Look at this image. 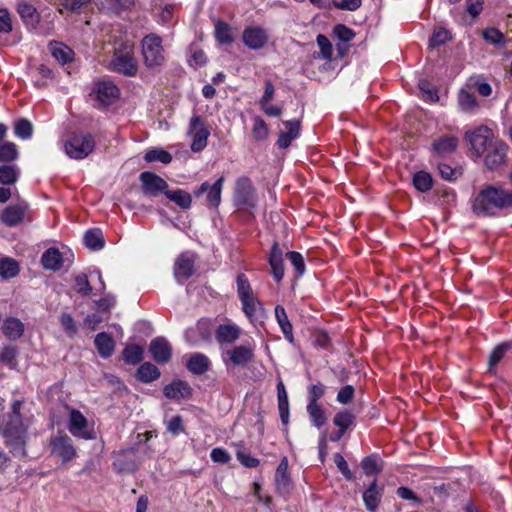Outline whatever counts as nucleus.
<instances>
[{"label": "nucleus", "mask_w": 512, "mask_h": 512, "mask_svg": "<svg viewBox=\"0 0 512 512\" xmlns=\"http://www.w3.org/2000/svg\"><path fill=\"white\" fill-rule=\"evenodd\" d=\"M243 43L252 50L262 49L268 42L267 31L259 26L246 27L242 33Z\"/></svg>", "instance_id": "nucleus-18"}, {"label": "nucleus", "mask_w": 512, "mask_h": 512, "mask_svg": "<svg viewBox=\"0 0 512 512\" xmlns=\"http://www.w3.org/2000/svg\"><path fill=\"white\" fill-rule=\"evenodd\" d=\"M214 332L213 321L209 318H201L195 326L185 330L184 337L191 346H199L203 343H210Z\"/></svg>", "instance_id": "nucleus-8"}, {"label": "nucleus", "mask_w": 512, "mask_h": 512, "mask_svg": "<svg viewBox=\"0 0 512 512\" xmlns=\"http://www.w3.org/2000/svg\"><path fill=\"white\" fill-rule=\"evenodd\" d=\"M510 348L509 344L502 343L496 346L490 354L489 357V370L491 371L493 367H495L504 357L508 349Z\"/></svg>", "instance_id": "nucleus-53"}, {"label": "nucleus", "mask_w": 512, "mask_h": 512, "mask_svg": "<svg viewBox=\"0 0 512 512\" xmlns=\"http://www.w3.org/2000/svg\"><path fill=\"white\" fill-rule=\"evenodd\" d=\"M149 351L152 358L159 364H166L172 356V347L164 337H156L150 342Z\"/></svg>", "instance_id": "nucleus-20"}, {"label": "nucleus", "mask_w": 512, "mask_h": 512, "mask_svg": "<svg viewBox=\"0 0 512 512\" xmlns=\"http://www.w3.org/2000/svg\"><path fill=\"white\" fill-rule=\"evenodd\" d=\"M27 208L23 204L9 205L2 211L0 219L6 226H17L23 221Z\"/></svg>", "instance_id": "nucleus-23"}, {"label": "nucleus", "mask_w": 512, "mask_h": 512, "mask_svg": "<svg viewBox=\"0 0 512 512\" xmlns=\"http://www.w3.org/2000/svg\"><path fill=\"white\" fill-rule=\"evenodd\" d=\"M215 37L221 44H230L233 42L231 28L223 21H217L215 25Z\"/></svg>", "instance_id": "nucleus-47"}, {"label": "nucleus", "mask_w": 512, "mask_h": 512, "mask_svg": "<svg viewBox=\"0 0 512 512\" xmlns=\"http://www.w3.org/2000/svg\"><path fill=\"white\" fill-rule=\"evenodd\" d=\"M108 68L127 77H134L138 72V61L134 55V45L129 41L120 43L114 49Z\"/></svg>", "instance_id": "nucleus-3"}, {"label": "nucleus", "mask_w": 512, "mask_h": 512, "mask_svg": "<svg viewBox=\"0 0 512 512\" xmlns=\"http://www.w3.org/2000/svg\"><path fill=\"white\" fill-rule=\"evenodd\" d=\"M166 430L173 436H178L184 432L183 419L180 415H176L166 421Z\"/></svg>", "instance_id": "nucleus-55"}, {"label": "nucleus", "mask_w": 512, "mask_h": 512, "mask_svg": "<svg viewBox=\"0 0 512 512\" xmlns=\"http://www.w3.org/2000/svg\"><path fill=\"white\" fill-rule=\"evenodd\" d=\"M165 196L183 209L190 208L192 203L191 195L182 189H177L174 191L167 190L165 191Z\"/></svg>", "instance_id": "nucleus-38"}, {"label": "nucleus", "mask_w": 512, "mask_h": 512, "mask_svg": "<svg viewBox=\"0 0 512 512\" xmlns=\"http://www.w3.org/2000/svg\"><path fill=\"white\" fill-rule=\"evenodd\" d=\"M172 159V155L162 148L150 149L144 155V160L148 163L158 161L161 162L162 164H169L172 161Z\"/></svg>", "instance_id": "nucleus-40"}, {"label": "nucleus", "mask_w": 512, "mask_h": 512, "mask_svg": "<svg viewBox=\"0 0 512 512\" xmlns=\"http://www.w3.org/2000/svg\"><path fill=\"white\" fill-rule=\"evenodd\" d=\"M16 9L25 26L30 30H35L40 22V14L37 9L25 1L18 2Z\"/></svg>", "instance_id": "nucleus-22"}, {"label": "nucleus", "mask_w": 512, "mask_h": 512, "mask_svg": "<svg viewBox=\"0 0 512 512\" xmlns=\"http://www.w3.org/2000/svg\"><path fill=\"white\" fill-rule=\"evenodd\" d=\"M163 393L169 399H185L191 396V387L185 381L176 380L166 385Z\"/></svg>", "instance_id": "nucleus-29"}, {"label": "nucleus", "mask_w": 512, "mask_h": 512, "mask_svg": "<svg viewBox=\"0 0 512 512\" xmlns=\"http://www.w3.org/2000/svg\"><path fill=\"white\" fill-rule=\"evenodd\" d=\"M49 446L51 456L61 459L63 464L70 462L77 456L73 441L67 434L59 432L51 437Z\"/></svg>", "instance_id": "nucleus-9"}, {"label": "nucleus", "mask_w": 512, "mask_h": 512, "mask_svg": "<svg viewBox=\"0 0 512 512\" xmlns=\"http://www.w3.org/2000/svg\"><path fill=\"white\" fill-rule=\"evenodd\" d=\"M238 461L245 467L255 468L259 465L260 461L257 458L252 457L250 454L243 450H238L236 453Z\"/></svg>", "instance_id": "nucleus-64"}, {"label": "nucleus", "mask_w": 512, "mask_h": 512, "mask_svg": "<svg viewBox=\"0 0 512 512\" xmlns=\"http://www.w3.org/2000/svg\"><path fill=\"white\" fill-rule=\"evenodd\" d=\"M95 145V139L91 134H76L65 142L64 150L69 158L82 160L94 151Z\"/></svg>", "instance_id": "nucleus-6"}, {"label": "nucleus", "mask_w": 512, "mask_h": 512, "mask_svg": "<svg viewBox=\"0 0 512 512\" xmlns=\"http://www.w3.org/2000/svg\"><path fill=\"white\" fill-rule=\"evenodd\" d=\"M2 330L7 338L16 340L23 335L24 325L19 319L11 317L4 321Z\"/></svg>", "instance_id": "nucleus-34"}, {"label": "nucleus", "mask_w": 512, "mask_h": 512, "mask_svg": "<svg viewBox=\"0 0 512 512\" xmlns=\"http://www.w3.org/2000/svg\"><path fill=\"white\" fill-rule=\"evenodd\" d=\"M292 266L295 268L298 276H301L305 272V263L303 256L296 251H291L286 254Z\"/></svg>", "instance_id": "nucleus-59"}, {"label": "nucleus", "mask_w": 512, "mask_h": 512, "mask_svg": "<svg viewBox=\"0 0 512 512\" xmlns=\"http://www.w3.org/2000/svg\"><path fill=\"white\" fill-rule=\"evenodd\" d=\"M354 415L347 411H340L335 414L333 422L334 424L342 431H345L353 424L354 422Z\"/></svg>", "instance_id": "nucleus-51"}, {"label": "nucleus", "mask_w": 512, "mask_h": 512, "mask_svg": "<svg viewBox=\"0 0 512 512\" xmlns=\"http://www.w3.org/2000/svg\"><path fill=\"white\" fill-rule=\"evenodd\" d=\"M286 131L280 132L277 145L286 149L290 146L291 142L296 139L300 132V123L298 120H289L283 122Z\"/></svg>", "instance_id": "nucleus-27"}, {"label": "nucleus", "mask_w": 512, "mask_h": 512, "mask_svg": "<svg viewBox=\"0 0 512 512\" xmlns=\"http://www.w3.org/2000/svg\"><path fill=\"white\" fill-rule=\"evenodd\" d=\"M384 495V486L379 485L377 479H374L372 483L364 490L362 498L366 509L369 512H376L382 497Z\"/></svg>", "instance_id": "nucleus-21"}, {"label": "nucleus", "mask_w": 512, "mask_h": 512, "mask_svg": "<svg viewBox=\"0 0 512 512\" xmlns=\"http://www.w3.org/2000/svg\"><path fill=\"white\" fill-rule=\"evenodd\" d=\"M195 255L190 252L180 254L174 264V277L180 284L189 279L195 271Z\"/></svg>", "instance_id": "nucleus-17"}, {"label": "nucleus", "mask_w": 512, "mask_h": 512, "mask_svg": "<svg viewBox=\"0 0 512 512\" xmlns=\"http://www.w3.org/2000/svg\"><path fill=\"white\" fill-rule=\"evenodd\" d=\"M84 243L92 250L102 249L105 244L102 231L98 228L89 229L84 235Z\"/></svg>", "instance_id": "nucleus-36"}, {"label": "nucleus", "mask_w": 512, "mask_h": 512, "mask_svg": "<svg viewBox=\"0 0 512 512\" xmlns=\"http://www.w3.org/2000/svg\"><path fill=\"white\" fill-rule=\"evenodd\" d=\"M325 386L322 383L313 384L308 389V404H319L318 400L324 395Z\"/></svg>", "instance_id": "nucleus-63"}, {"label": "nucleus", "mask_w": 512, "mask_h": 512, "mask_svg": "<svg viewBox=\"0 0 512 512\" xmlns=\"http://www.w3.org/2000/svg\"><path fill=\"white\" fill-rule=\"evenodd\" d=\"M233 201L238 209L248 210L257 207L258 196L250 178L243 176L236 180Z\"/></svg>", "instance_id": "nucleus-4"}, {"label": "nucleus", "mask_w": 512, "mask_h": 512, "mask_svg": "<svg viewBox=\"0 0 512 512\" xmlns=\"http://www.w3.org/2000/svg\"><path fill=\"white\" fill-rule=\"evenodd\" d=\"M242 310L252 324H255L264 314L263 305L255 296L240 301Z\"/></svg>", "instance_id": "nucleus-28"}, {"label": "nucleus", "mask_w": 512, "mask_h": 512, "mask_svg": "<svg viewBox=\"0 0 512 512\" xmlns=\"http://www.w3.org/2000/svg\"><path fill=\"white\" fill-rule=\"evenodd\" d=\"M334 462L346 480L351 481L355 478L354 473L349 469L346 460L341 454L336 453L334 455Z\"/></svg>", "instance_id": "nucleus-57"}, {"label": "nucleus", "mask_w": 512, "mask_h": 512, "mask_svg": "<svg viewBox=\"0 0 512 512\" xmlns=\"http://www.w3.org/2000/svg\"><path fill=\"white\" fill-rule=\"evenodd\" d=\"M458 103L462 111L472 112L477 107L476 98L466 90H461L458 96Z\"/></svg>", "instance_id": "nucleus-50"}, {"label": "nucleus", "mask_w": 512, "mask_h": 512, "mask_svg": "<svg viewBox=\"0 0 512 512\" xmlns=\"http://www.w3.org/2000/svg\"><path fill=\"white\" fill-rule=\"evenodd\" d=\"M225 178L219 177L213 184L203 182L195 191V197H200L202 194H206L207 205L217 208L221 203V193Z\"/></svg>", "instance_id": "nucleus-16"}, {"label": "nucleus", "mask_w": 512, "mask_h": 512, "mask_svg": "<svg viewBox=\"0 0 512 512\" xmlns=\"http://www.w3.org/2000/svg\"><path fill=\"white\" fill-rule=\"evenodd\" d=\"M143 348L136 344L126 345L122 354L126 363L136 365L143 360Z\"/></svg>", "instance_id": "nucleus-39"}, {"label": "nucleus", "mask_w": 512, "mask_h": 512, "mask_svg": "<svg viewBox=\"0 0 512 512\" xmlns=\"http://www.w3.org/2000/svg\"><path fill=\"white\" fill-rule=\"evenodd\" d=\"M271 267V273L275 281L281 282L284 277L283 252L279 243L274 242L268 258Z\"/></svg>", "instance_id": "nucleus-24"}, {"label": "nucleus", "mask_w": 512, "mask_h": 512, "mask_svg": "<svg viewBox=\"0 0 512 512\" xmlns=\"http://www.w3.org/2000/svg\"><path fill=\"white\" fill-rule=\"evenodd\" d=\"M512 208V190L487 185L472 199V211L477 216H495Z\"/></svg>", "instance_id": "nucleus-1"}, {"label": "nucleus", "mask_w": 512, "mask_h": 512, "mask_svg": "<svg viewBox=\"0 0 512 512\" xmlns=\"http://www.w3.org/2000/svg\"><path fill=\"white\" fill-rule=\"evenodd\" d=\"M419 89L422 93V97L425 100L435 102L438 100L437 91L435 88L426 80H420Z\"/></svg>", "instance_id": "nucleus-61"}, {"label": "nucleus", "mask_w": 512, "mask_h": 512, "mask_svg": "<svg viewBox=\"0 0 512 512\" xmlns=\"http://www.w3.org/2000/svg\"><path fill=\"white\" fill-rule=\"evenodd\" d=\"M187 369L194 375H202L211 367L210 359L203 353L194 352L187 355Z\"/></svg>", "instance_id": "nucleus-26"}, {"label": "nucleus", "mask_w": 512, "mask_h": 512, "mask_svg": "<svg viewBox=\"0 0 512 512\" xmlns=\"http://www.w3.org/2000/svg\"><path fill=\"white\" fill-rule=\"evenodd\" d=\"M451 39L450 32L445 28H437L434 30L430 38V46H440Z\"/></svg>", "instance_id": "nucleus-56"}, {"label": "nucleus", "mask_w": 512, "mask_h": 512, "mask_svg": "<svg viewBox=\"0 0 512 512\" xmlns=\"http://www.w3.org/2000/svg\"><path fill=\"white\" fill-rule=\"evenodd\" d=\"M508 146L501 140L492 141L484 156V164L490 169H498L506 160Z\"/></svg>", "instance_id": "nucleus-14"}, {"label": "nucleus", "mask_w": 512, "mask_h": 512, "mask_svg": "<svg viewBox=\"0 0 512 512\" xmlns=\"http://www.w3.org/2000/svg\"><path fill=\"white\" fill-rule=\"evenodd\" d=\"M275 485L277 491L281 495H286L289 493L292 484L291 479L288 474V459L287 457H283L276 469L275 472Z\"/></svg>", "instance_id": "nucleus-25"}, {"label": "nucleus", "mask_w": 512, "mask_h": 512, "mask_svg": "<svg viewBox=\"0 0 512 512\" xmlns=\"http://www.w3.org/2000/svg\"><path fill=\"white\" fill-rule=\"evenodd\" d=\"M90 97L95 101L96 107L105 108L118 99L119 89L111 81H98L94 84Z\"/></svg>", "instance_id": "nucleus-11"}, {"label": "nucleus", "mask_w": 512, "mask_h": 512, "mask_svg": "<svg viewBox=\"0 0 512 512\" xmlns=\"http://www.w3.org/2000/svg\"><path fill=\"white\" fill-rule=\"evenodd\" d=\"M483 38L490 44L501 46L505 42L504 34L496 28H487L483 31Z\"/></svg>", "instance_id": "nucleus-52"}, {"label": "nucleus", "mask_w": 512, "mask_h": 512, "mask_svg": "<svg viewBox=\"0 0 512 512\" xmlns=\"http://www.w3.org/2000/svg\"><path fill=\"white\" fill-rule=\"evenodd\" d=\"M361 468L366 476H375L382 471V461L377 455H369L362 459Z\"/></svg>", "instance_id": "nucleus-37"}, {"label": "nucleus", "mask_w": 512, "mask_h": 512, "mask_svg": "<svg viewBox=\"0 0 512 512\" xmlns=\"http://www.w3.org/2000/svg\"><path fill=\"white\" fill-rule=\"evenodd\" d=\"M19 156L18 147L11 141H4L0 144V161L12 162Z\"/></svg>", "instance_id": "nucleus-43"}, {"label": "nucleus", "mask_w": 512, "mask_h": 512, "mask_svg": "<svg viewBox=\"0 0 512 512\" xmlns=\"http://www.w3.org/2000/svg\"><path fill=\"white\" fill-rule=\"evenodd\" d=\"M307 413L314 426L320 428L326 423L325 411L320 404H307Z\"/></svg>", "instance_id": "nucleus-41"}, {"label": "nucleus", "mask_w": 512, "mask_h": 512, "mask_svg": "<svg viewBox=\"0 0 512 512\" xmlns=\"http://www.w3.org/2000/svg\"><path fill=\"white\" fill-rule=\"evenodd\" d=\"M333 34L338 40L344 43L352 41L355 37L354 31L344 24H337L333 28Z\"/></svg>", "instance_id": "nucleus-54"}, {"label": "nucleus", "mask_w": 512, "mask_h": 512, "mask_svg": "<svg viewBox=\"0 0 512 512\" xmlns=\"http://www.w3.org/2000/svg\"><path fill=\"white\" fill-rule=\"evenodd\" d=\"M187 134L192 137L190 149L193 152L197 153L204 150L207 146L210 131L199 115H193L190 118Z\"/></svg>", "instance_id": "nucleus-12"}, {"label": "nucleus", "mask_w": 512, "mask_h": 512, "mask_svg": "<svg viewBox=\"0 0 512 512\" xmlns=\"http://www.w3.org/2000/svg\"><path fill=\"white\" fill-rule=\"evenodd\" d=\"M316 40L320 48L322 57L326 60H330L333 55V48L330 40L325 35L322 34H319Z\"/></svg>", "instance_id": "nucleus-58"}, {"label": "nucleus", "mask_w": 512, "mask_h": 512, "mask_svg": "<svg viewBox=\"0 0 512 512\" xmlns=\"http://www.w3.org/2000/svg\"><path fill=\"white\" fill-rule=\"evenodd\" d=\"M237 295L239 300L255 297L250 282L245 274L241 273L236 278Z\"/></svg>", "instance_id": "nucleus-42"}, {"label": "nucleus", "mask_w": 512, "mask_h": 512, "mask_svg": "<svg viewBox=\"0 0 512 512\" xmlns=\"http://www.w3.org/2000/svg\"><path fill=\"white\" fill-rule=\"evenodd\" d=\"M253 129L252 134L255 140L263 141L265 140L269 135V128L265 121L259 117L255 116L253 117Z\"/></svg>", "instance_id": "nucleus-49"}, {"label": "nucleus", "mask_w": 512, "mask_h": 512, "mask_svg": "<svg viewBox=\"0 0 512 512\" xmlns=\"http://www.w3.org/2000/svg\"><path fill=\"white\" fill-rule=\"evenodd\" d=\"M160 377V370L152 363L145 362L137 370V378L144 383H150Z\"/></svg>", "instance_id": "nucleus-35"}, {"label": "nucleus", "mask_w": 512, "mask_h": 512, "mask_svg": "<svg viewBox=\"0 0 512 512\" xmlns=\"http://www.w3.org/2000/svg\"><path fill=\"white\" fill-rule=\"evenodd\" d=\"M19 273L18 262L12 258L0 260V276L5 279L13 278Z\"/></svg>", "instance_id": "nucleus-45"}, {"label": "nucleus", "mask_w": 512, "mask_h": 512, "mask_svg": "<svg viewBox=\"0 0 512 512\" xmlns=\"http://www.w3.org/2000/svg\"><path fill=\"white\" fill-rule=\"evenodd\" d=\"M75 287L77 292L84 296L92 292V287L86 274H79L75 277Z\"/></svg>", "instance_id": "nucleus-62"}, {"label": "nucleus", "mask_w": 512, "mask_h": 512, "mask_svg": "<svg viewBox=\"0 0 512 512\" xmlns=\"http://www.w3.org/2000/svg\"><path fill=\"white\" fill-rule=\"evenodd\" d=\"M19 175V170L13 165H2L0 167V183L3 185L14 184Z\"/></svg>", "instance_id": "nucleus-48"}, {"label": "nucleus", "mask_w": 512, "mask_h": 512, "mask_svg": "<svg viewBox=\"0 0 512 512\" xmlns=\"http://www.w3.org/2000/svg\"><path fill=\"white\" fill-rule=\"evenodd\" d=\"M94 342H95V346H96L99 354L101 355V357L109 358L113 354L114 348H115V342L110 335H108L104 332L99 333L96 336Z\"/></svg>", "instance_id": "nucleus-33"}, {"label": "nucleus", "mask_w": 512, "mask_h": 512, "mask_svg": "<svg viewBox=\"0 0 512 512\" xmlns=\"http://www.w3.org/2000/svg\"><path fill=\"white\" fill-rule=\"evenodd\" d=\"M51 55L61 64H66L73 60L74 52L63 43L52 41L49 43Z\"/></svg>", "instance_id": "nucleus-32"}, {"label": "nucleus", "mask_w": 512, "mask_h": 512, "mask_svg": "<svg viewBox=\"0 0 512 512\" xmlns=\"http://www.w3.org/2000/svg\"><path fill=\"white\" fill-rule=\"evenodd\" d=\"M255 342L249 340L240 345L227 349L222 352L221 357L225 365L233 367H246L254 359Z\"/></svg>", "instance_id": "nucleus-5"}, {"label": "nucleus", "mask_w": 512, "mask_h": 512, "mask_svg": "<svg viewBox=\"0 0 512 512\" xmlns=\"http://www.w3.org/2000/svg\"><path fill=\"white\" fill-rule=\"evenodd\" d=\"M140 181L142 183V189L145 194L156 196L160 192L165 194L167 191V182L153 172H142L140 174Z\"/></svg>", "instance_id": "nucleus-19"}, {"label": "nucleus", "mask_w": 512, "mask_h": 512, "mask_svg": "<svg viewBox=\"0 0 512 512\" xmlns=\"http://www.w3.org/2000/svg\"><path fill=\"white\" fill-rule=\"evenodd\" d=\"M0 431L6 446L10 447L12 452L24 456L27 427L24 425L23 419L18 416L4 417L0 423Z\"/></svg>", "instance_id": "nucleus-2"}, {"label": "nucleus", "mask_w": 512, "mask_h": 512, "mask_svg": "<svg viewBox=\"0 0 512 512\" xmlns=\"http://www.w3.org/2000/svg\"><path fill=\"white\" fill-rule=\"evenodd\" d=\"M413 184L420 192H427L432 188L433 180L429 173L419 171L413 176Z\"/></svg>", "instance_id": "nucleus-46"}, {"label": "nucleus", "mask_w": 512, "mask_h": 512, "mask_svg": "<svg viewBox=\"0 0 512 512\" xmlns=\"http://www.w3.org/2000/svg\"><path fill=\"white\" fill-rule=\"evenodd\" d=\"M142 54L147 67L162 65L165 58L161 38L155 34L145 36L142 40Z\"/></svg>", "instance_id": "nucleus-7"}, {"label": "nucleus", "mask_w": 512, "mask_h": 512, "mask_svg": "<svg viewBox=\"0 0 512 512\" xmlns=\"http://www.w3.org/2000/svg\"><path fill=\"white\" fill-rule=\"evenodd\" d=\"M458 146V139L454 136L445 135L435 140L432 145V150L435 154L443 156L453 153Z\"/></svg>", "instance_id": "nucleus-31"}, {"label": "nucleus", "mask_w": 512, "mask_h": 512, "mask_svg": "<svg viewBox=\"0 0 512 512\" xmlns=\"http://www.w3.org/2000/svg\"><path fill=\"white\" fill-rule=\"evenodd\" d=\"M242 329L237 324L227 321L214 329L216 342L221 346H230L238 341L242 335Z\"/></svg>", "instance_id": "nucleus-15"}, {"label": "nucleus", "mask_w": 512, "mask_h": 512, "mask_svg": "<svg viewBox=\"0 0 512 512\" xmlns=\"http://www.w3.org/2000/svg\"><path fill=\"white\" fill-rule=\"evenodd\" d=\"M465 137L469 141L471 149L478 157L488 150L492 141L497 140L492 130L487 126H479L472 131H467Z\"/></svg>", "instance_id": "nucleus-13"}, {"label": "nucleus", "mask_w": 512, "mask_h": 512, "mask_svg": "<svg viewBox=\"0 0 512 512\" xmlns=\"http://www.w3.org/2000/svg\"><path fill=\"white\" fill-rule=\"evenodd\" d=\"M14 134L16 137H18L22 140L30 139L33 134L32 123L25 118L18 119L14 123Z\"/></svg>", "instance_id": "nucleus-44"}, {"label": "nucleus", "mask_w": 512, "mask_h": 512, "mask_svg": "<svg viewBox=\"0 0 512 512\" xmlns=\"http://www.w3.org/2000/svg\"><path fill=\"white\" fill-rule=\"evenodd\" d=\"M63 263V255L57 248H49L41 256V264L46 270L58 271Z\"/></svg>", "instance_id": "nucleus-30"}, {"label": "nucleus", "mask_w": 512, "mask_h": 512, "mask_svg": "<svg viewBox=\"0 0 512 512\" xmlns=\"http://www.w3.org/2000/svg\"><path fill=\"white\" fill-rule=\"evenodd\" d=\"M278 409L283 424L289 421V402L287 393L278 394Z\"/></svg>", "instance_id": "nucleus-60"}, {"label": "nucleus", "mask_w": 512, "mask_h": 512, "mask_svg": "<svg viewBox=\"0 0 512 512\" xmlns=\"http://www.w3.org/2000/svg\"><path fill=\"white\" fill-rule=\"evenodd\" d=\"M69 432L78 439L93 440L96 432L93 424L77 409H71L67 426Z\"/></svg>", "instance_id": "nucleus-10"}]
</instances>
